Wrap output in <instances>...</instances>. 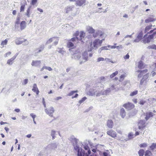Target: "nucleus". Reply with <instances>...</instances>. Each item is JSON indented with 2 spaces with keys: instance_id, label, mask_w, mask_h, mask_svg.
<instances>
[{
  "instance_id": "obj_48",
  "label": "nucleus",
  "mask_w": 156,
  "mask_h": 156,
  "mask_svg": "<svg viewBox=\"0 0 156 156\" xmlns=\"http://www.w3.org/2000/svg\"><path fill=\"white\" fill-rule=\"evenodd\" d=\"M30 8H28L27 10L26 15L28 17H30Z\"/></svg>"
},
{
  "instance_id": "obj_36",
  "label": "nucleus",
  "mask_w": 156,
  "mask_h": 156,
  "mask_svg": "<svg viewBox=\"0 0 156 156\" xmlns=\"http://www.w3.org/2000/svg\"><path fill=\"white\" fill-rule=\"evenodd\" d=\"M8 43V40L6 39L5 40L2 41L1 45L3 47H4V45H6Z\"/></svg>"
},
{
  "instance_id": "obj_63",
  "label": "nucleus",
  "mask_w": 156,
  "mask_h": 156,
  "mask_svg": "<svg viewBox=\"0 0 156 156\" xmlns=\"http://www.w3.org/2000/svg\"><path fill=\"white\" fill-rule=\"evenodd\" d=\"M108 47L107 46H104L101 47V48L103 50H109V49L108 48Z\"/></svg>"
},
{
  "instance_id": "obj_23",
  "label": "nucleus",
  "mask_w": 156,
  "mask_h": 156,
  "mask_svg": "<svg viewBox=\"0 0 156 156\" xmlns=\"http://www.w3.org/2000/svg\"><path fill=\"white\" fill-rule=\"evenodd\" d=\"M73 42L74 44H73L70 41H68L67 43V47L69 48H71L69 49V50L70 51V52L73 51L72 49L73 48L74 44H75L74 42Z\"/></svg>"
},
{
  "instance_id": "obj_16",
  "label": "nucleus",
  "mask_w": 156,
  "mask_h": 156,
  "mask_svg": "<svg viewBox=\"0 0 156 156\" xmlns=\"http://www.w3.org/2000/svg\"><path fill=\"white\" fill-rule=\"evenodd\" d=\"M145 122L144 120H140L138 123V128L140 129H141L145 126Z\"/></svg>"
},
{
  "instance_id": "obj_7",
  "label": "nucleus",
  "mask_w": 156,
  "mask_h": 156,
  "mask_svg": "<svg viewBox=\"0 0 156 156\" xmlns=\"http://www.w3.org/2000/svg\"><path fill=\"white\" fill-rule=\"evenodd\" d=\"M81 56V53L78 50L75 51L72 56V58L75 59H79Z\"/></svg>"
},
{
  "instance_id": "obj_22",
  "label": "nucleus",
  "mask_w": 156,
  "mask_h": 156,
  "mask_svg": "<svg viewBox=\"0 0 156 156\" xmlns=\"http://www.w3.org/2000/svg\"><path fill=\"white\" fill-rule=\"evenodd\" d=\"M17 55H15L11 58L8 59L7 61V63L9 65H11L13 63L14 60L16 58Z\"/></svg>"
},
{
  "instance_id": "obj_9",
  "label": "nucleus",
  "mask_w": 156,
  "mask_h": 156,
  "mask_svg": "<svg viewBox=\"0 0 156 156\" xmlns=\"http://www.w3.org/2000/svg\"><path fill=\"white\" fill-rule=\"evenodd\" d=\"M143 36L142 31H140L137 34V36L136 38L133 41V42H138L142 39Z\"/></svg>"
},
{
  "instance_id": "obj_53",
  "label": "nucleus",
  "mask_w": 156,
  "mask_h": 156,
  "mask_svg": "<svg viewBox=\"0 0 156 156\" xmlns=\"http://www.w3.org/2000/svg\"><path fill=\"white\" fill-rule=\"evenodd\" d=\"M105 60V58L102 57H99L97 59V62H99L100 61H103Z\"/></svg>"
},
{
  "instance_id": "obj_2",
  "label": "nucleus",
  "mask_w": 156,
  "mask_h": 156,
  "mask_svg": "<svg viewBox=\"0 0 156 156\" xmlns=\"http://www.w3.org/2000/svg\"><path fill=\"white\" fill-rule=\"evenodd\" d=\"M156 34V28L151 30L148 32L146 35L144 36L143 41L144 43H148L153 39L154 36Z\"/></svg>"
},
{
  "instance_id": "obj_56",
  "label": "nucleus",
  "mask_w": 156,
  "mask_h": 156,
  "mask_svg": "<svg viewBox=\"0 0 156 156\" xmlns=\"http://www.w3.org/2000/svg\"><path fill=\"white\" fill-rule=\"evenodd\" d=\"M30 116L32 117L33 119V121L34 123H35V118L36 117V115H34L33 113H31L30 115Z\"/></svg>"
},
{
  "instance_id": "obj_4",
  "label": "nucleus",
  "mask_w": 156,
  "mask_h": 156,
  "mask_svg": "<svg viewBox=\"0 0 156 156\" xmlns=\"http://www.w3.org/2000/svg\"><path fill=\"white\" fill-rule=\"evenodd\" d=\"M79 34V32L76 31L74 34L76 36V37H74L71 39V40L73 42H75V44H77L79 42V41H81V42H83L82 40L84 38L85 35V33L81 31L80 32L79 37H78V34Z\"/></svg>"
},
{
  "instance_id": "obj_11",
  "label": "nucleus",
  "mask_w": 156,
  "mask_h": 156,
  "mask_svg": "<svg viewBox=\"0 0 156 156\" xmlns=\"http://www.w3.org/2000/svg\"><path fill=\"white\" fill-rule=\"evenodd\" d=\"M108 135L113 138L117 136L116 132L112 129H110L107 132Z\"/></svg>"
},
{
  "instance_id": "obj_60",
  "label": "nucleus",
  "mask_w": 156,
  "mask_h": 156,
  "mask_svg": "<svg viewBox=\"0 0 156 156\" xmlns=\"http://www.w3.org/2000/svg\"><path fill=\"white\" fill-rule=\"evenodd\" d=\"M108 48H110L111 49H115L116 48V46L115 45H108Z\"/></svg>"
},
{
  "instance_id": "obj_57",
  "label": "nucleus",
  "mask_w": 156,
  "mask_h": 156,
  "mask_svg": "<svg viewBox=\"0 0 156 156\" xmlns=\"http://www.w3.org/2000/svg\"><path fill=\"white\" fill-rule=\"evenodd\" d=\"M98 33L99 34V37H101L104 34V33L100 30H98Z\"/></svg>"
},
{
  "instance_id": "obj_20",
  "label": "nucleus",
  "mask_w": 156,
  "mask_h": 156,
  "mask_svg": "<svg viewBox=\"0 0 156 156\" xmlns=\"http://www.w3.org/2000/svg\"><path fill=\"white\" fill-rule=\"evenodd\" d=\"M57 135V131L54 130H52L51 131V135L52 136V140H54L56 137V136Z\"/></svg>"
},
{
  "instance_id": "obj_33",
  "label": "nucleus",
  "mask_w": 156,
  "mask_h": 156,
  "mask_svg": "<svg viewBox=\"0 0 156 156\" xmlns=\"http://www.w3.org/2000/svg\"><path fill=\"white\" fill-rule=\"evenodd\" d=\"M126 73H125L122 74L119 77V81L120 82L122 81L126 77Z\"/></svg>"
},
{
  "instance_id": "obj_55",
  "label": "nucleus",
  "mask_w": 156,
  "mask_h": 156,
  "mask_svg": "<svg viewBox=\"0 0 156 156\" xmlns=\"http://www.w3.org/2000/svg\"><path fill=\"white\" fill-rule=\"evenodd\" d=\"M148 48L149 49L151 48L156 49V46L154 44L149 46L148 47Z\"/></svg>"
},
{
  "instance_id": "obj_42",
  "label": "nucleus",
  "mask_w": 156,
  "mask_h": 156,
  "mask_svg": "<svg viewBox=\"0 0 156 156\" xmlns=\"http://www.w3.org/2000/svg\"><path fill=\"white\" fill-rule=\"evenodd\" d=\"M101 146H102L101 145H98L96 146V147L95 148L92 149V151L94 153L96 152L97 151H99V150L98 149V148Z\"/></svg>"
},
{
  "instance_id": "obj_50",
  "label": "nucleus",
  "mask_w": 156,
  "mask_h": 156,
  "mask_svg": "<svg viewBox=\"0 0 156 156\" xmlns=\"http://www.w3.org/2000/svg\"><path fill=\"white\" fill-rule=\"evenodd\" d=\"M51 147L52 149H55L57 148V145L56 143H54L51 144Z\"/></svg>"
},
{
  "instance_id": "obj_54",
  "label": "nucleus",
  "mask_w": 156,
  "mask_h": 156,
  "mask_svg": "<svg viewBox=\"0 0 156 156\" xmlns=\"http://www.w3.org/2000/svg\"><path fill=\"white\" fill-rule=\"evenodd\" d=\"M57 51L59 53H60L62 54H63L64 53V51L62 49V48H58L57 49Z\"/></svg>"
},
{
  "instance_id": "obj_24",
  "label": "nucleus",
  "mask_w": 156,
  "mask_h": 156,
  "mask_svg": "<svg viewBox=\"0 0 156 156\" xmlns=\"http://www.w3.org/2000/svg\"><path fill=\"white\" fill-rule=\"evenodd\" d=\"M86 30L88 33L90 34H93L95 32V30L92 27L90 26H88L87 27Z\"/></svg>"
},
{
  "instance_id": "obj_15",
  "label": "nucleus",
  "mask_w": 156,
  "mask_h": 156,
  "mask_svg": "<svg viewBox=\"0 0 156 156\" xmlns=\"http://www.w3.org/2000/svg\"><path fill=\"white\" fill-rule=\"evenodd\" d=\"M149 76V73H147L143 76L142 79L140 81V84L141 85H142L143 84L144 81L148 78Z\"/></svg>"
},
{
  "instance_id": "obj_21",
  "label": "nucleus",
  "mask_w": 156,
  "mask_h": 156,
  "mask_svg": "<svg viewBox=\"0 0 156 156\" xmlns=\"http://www.w3.org/2000/svg\"><path fill=\"white\" fill-rule=\"evenodd\" d=\"M32 90L33 92L36 93L37 95L39 94V91L37 87V84L36 83L34 84Z\"/></svg>"
},
{
  "instance_id": "obj_38",
  "label": "nucleus",
  "mask_w": 156,
  "mask_h": 156,
  "mask_svg": "<svg viewBox=\"0 0 156 156\" xmlns=\"http://www.w3.org/2000/svg\"><path fill=\"white\" fill-rule=\"evenodd\" d=\"M103 156H110V152L108 150H106V151L103 152Z\"/></svg>"
},
{
  "instance_id": "obj_40",
  "label": "nucleus",
  "mask_w": 156,
  "mask_h": 156,
  "mask_svg": "<svg viewBox=\"0 0 156 156\" xmlns=\"http://www.w3.org/2000/svg\"><path fill=\"white\" fill-rule=\"evenodd\" d=\"M150 149L151 150H153L155 149L156 147V143H153L152 145L150 147Z\"/></svg>"
},
{
  "instance_id": "obj_62",
  "label": "nucleus",
  "mask_w": 156,
  "mask_h": 156,
  "mask_svg": "<svg viewBox=\"0 0 156 156\" xmlns=\"http://www.w3.org/2000/svg\"><path fill=\"white\" fill-rule=\"evenodd\" d=\"M116 48L118 50H119V49H122L123 48L122 45H120L119 46H116Z\"/></svg>"
},
{
  "instance_id": "obj_10",
  "label": "nucleus",
  "mask_w": 156,
  "mask_h": 156,
  "mask_svg": "<svg viewBox=\"0 0 156 156\" xmlns=\"http://www.w3.org/2000/svg\"><path fill=\"white\" fill-rule=\"evenodd\" d=\"M137 72L140 73L138 75V77L139 78H141L142 76L148 72L147 69H145L142 70H138L137 71Z\"/></svg>"
},
{
  "instance_id": "obj_37",
  "label": "nucleus",
  "mask_w": 156,
  "mask_h": 156,
  "mask_svg": "<svg viewBox=\"0 0 156 156\" xmlns=\"http://www.w3.org/2000/svg\"><path fill=\"white\" fill-rule=\"evenodd\" d=\"M78 92V90H73L70 92L69 93L67 94L68 96H71L73 95L75 93H77Z\"/></svg>"
},
{
  "instance_id": "obj_28",
  "label": "nucleus",
  "mask_w": 156,
  "mask_h": 156,
  "mask_svg": "<svg viewBox=\"0 0 156 156\" xmlns=\"http://www.w3.org/2000/svg\"><path fill=\"white\" fill-rule=\"evenodd\" d=\"M110 87L112 91L114 90L115 92L121 89L120 87H116L114 85H112Z\"/></svg>"
},
{
  "instance_id": "obj_51",
  "label": "nucleus",
  "mask_w": 156,
  "mask_h": 156,
  "mask_svg": "<svg viewBox=\"0 0 156 156\" xmlns=\"http://www.w3.org/2000/svg\"><path fill=\"white\" fill-rule=\"evenodd\" d=\"M138 93V91L136 90L135 91L132 92L130 94V96H133L136 95Z\"/></svg>"
},
{
  "instance_id": "obj_47",
  "label": "nucleus",
  "mask_w": 156,
  "mask_h": 156,
  "mask_svg": "<svg viewBox=\"0 0 156 156\" xmlns=\"http://www.w3.org/2000/svg\"><path fill=\"white\" fill-rule=\"evenodd\" d=\"M27 5V3L26 2L25 4L21 5L20 9V12H23L24 11L25 5Z\"/></svg>"
},
{
  "instance_id": "obj_58",
  "label": "nucleus",
  "mask_w": 156,
  "mask_h": 156,
  "mask_svg": "<svg viewBox=\"0 0 156 156\" xmlns=\"http://www.w3.org/2000/svg\"><path fill=\"white\" fill-rule=\"evenodd\" d=\"M145 102L146 101H145V100H141L140 101L139 104L141 105H143L145 103Z\"/></svg>"
},
{
  "instance_id": "obj_29",
  "label": "nucleus",
  "mask_w": 156,
  "mask_h": 156,
  "mask_svg": "<svg viewBox=\"0 0 156 156\" xmlns=\"http://www.w3.org/2000/svg\"><path fill=\"white\" fill-rule=\"evenodd\" d=\"M120 115L122 118H124L126 116V113L125 109L123 108L121 109L120 111Z\"/></svg>"
},
{
  "instance_id": "obj_17",
  "label": "nucleus",
  "mask_w": 156,
  "mask_h": 156,
  "mask_svg": "<svg viewBox=\"0 0 156 156\" xmlns=\"http://www.w3.org/2000/svg\"><path fill=\"white\" fill-rule=\"evenodd\" d=\"M41 62L40 60H33L31 63L33 66L38 67L40 66Z\"/></svg>"
},
{
  "instance_id": "obj_35",
  "label": "nucleus",
  "mask_w": 156,
  "mask_h": 156,
  "mask_svg": "<svg viewBox=\"0 0 156 156\" xmlns=\"http://www.w3.org/2000/svg\"><path fill=\"white\" fill-rule=\"evenodd\" d=\"M26 40V39H24L23 41H20L19 39H17L16 40L15 43L16 44L19 45L25 41Z\"/></svg>"
},
{
  "instance_id": "obj_12",
  "label": "nucleus",
  "mask_w": 156,
  "mask_h": 156,
  "mask_svg": "<svg viewBox=\"0 0 156 156\" xmlns=\"http://www.w3.org/2000/svg\"><path fill=\"white\" fill-rule=\"evenodd\" d=\"M83 148L84 149L87 151V152H85V156H89V155L91 153V151L90 150L88 144H86L83 145Z\"/></svg>"
},
{
  "instance_id": "obj_64",
  "label": "nucleus",
  "mask_w": 156,
  "mask_h": 156,
  "mask_svg": "<svg viewBox=\"0 0 156 156\" xmlns=\"http://www.w3.org/2000/svg\"><path fill=\"white\" fill-rule=\"evenodd\" d=\"M102 9V8H99L97 10L96 12H98V13H101V12H102V11H100L101 10V9Z\"/></svg>"
},
{
  "instance_id": "obj_8",
  "label": "nucleus",
  "mask_w": 156,
  "mask_h": 156,
  "mask_svg": "<svg viewBox=\"0 0 156 156\" xmlns=\"http://www.w3.org/2000/svg\"><path fill=\"white\" fill-rule=\"evenodd\" d=\"M123 107L128 110H130L133 108L135 106L131 103L128 102L124 104Z\"/></svg>"
},
{
  "instance_id": "obj_6",
  "label": "nucleus",
  "mask_w": 156,
  "mask_h": 156,
  "mask_svg": "<svg viewBox=\"0 0 156 156\" xmlns=\"http://www.w3.org/2000/svg\"><path fill=\"white\" fill-rule=\"evenodd\" d=\"M88 55H89V56L90 57H91L92 56V53H89V54H88L87 51H85L83 53L82 58L83 59V61L80 62V64H82L83 62H85L88 60Z\"/></svg>"
},
{
  "instance_id": "obj_1",
  "label": "nucleus",
  "mask_w": 156,
  "mask_h": 156,
  "mask_svg": "<svg viewBox=\"0 0 156 156\" xmlns=\"http://www.w3.org/2000/svg\"><path fill=\"white\" fill-rule=\"evenodd\" d=\"M93 87L95 88L90 89L88 94L90 96L99 97L102 95H107L112 91L111 87L106 90H103L104 86L100 83L95 84Z\"/></svg>"
},
{
  "instance_id": "obj_32",
  "label": "nucleus",
  "mask_w": 156,
  "mask_h": 156,
  "mask_svg": "<svg viewBox=\"0 0 156 156\" xmlns=\"http://www.w3.org/2000/svg\"><path fill=\"white\" fill-rule=\"evenodd\" d=\"M156 20L155 19H154L152 17H149L147 19L145 20V22L146 23H148L150 22H154Z\"/></svg>"
},
{
  "instance_id": "obj_30",
  "label": "nucleus",
  "mask_w": 156,
  "mask_h": 156,
  "mask_svg": "<svg viewBox=\"0 0 156 156\" xmlns=\"http://www.w3.org/2000/svg\"><path fill=\"white\" fill-rule=\"evenodd\" d=\"M26 22L25 21H22L20 24V29L23 30L25 29L26 27Z\"/></svg>"
},
{
  "instance_id": "obj_46",
  "label": "nucleus",
  "mask_w": 156,
  "mask_h": 156,
  "mask_svg": "<svg viewBox=\"0 0 156 156\" xmlns=\"http://www.w3.org/2000/svg\"><path fill=\"white\" fill-rule=\"evenodd\" d=\"M87 98L85 97H83V98L80 100L79 101V103L80 104L82 103L85 100L87 99Z\"/></svg>"
},
{
  "instance_id": "obj_39",
  "label": "nucleus",
  "mask_w": 156,
  "mask_h": 156,
  "mask_svg": "<svg viewBox=\"0 0 156 156\" xmlns=\"http://www.w3.org/2000/svg\"><path fill=\"white\" fill-rule=\"evenodd\" d=\"M144 151L143 149H140L138 152V153L140 156H143L144 155Z\"/></svg>"
},
{
  "instance_id": "obj_18",
  "label": "nucleus",
  "mask_w": 156,
  "mask_h": 156,
  "mask_svg": "<svg viewBox=\"0 0 156 156\" xmlns=\"http://www.w3.org/2000/svg\"><path fill=\"white\" fill-rule=\"evenodd\" d=\"M69 140L73 143V145L74 144H76L78 143V140L76 138L73 136H71Z\"/></svg>"
},
{
  "instance_id": "obj_13",
  "label": "nucleus",
  "mask_w": 156,
  "mask_h": 156,
  "mask_svg": "<svg viewBox=\"0 0 156 156\" xmlns=\"http://www.w3.org/2000/svg\"><path fill=\"white\" fill-rule=\"evenodd\" d=\"M58 39L57 37H54L49 39V43H52L53 45H56L58 42Z\"/></svg>"
},
{
  "instance_id": "obj_44",
  "label": "nucleus",
  "mask_w": 156,
  "mask_h": 156,
  "mask_svg": "<svg viewBox=\"0 0 156 156\" xmlns=\"http://www.w3.org/2000/svg\"><path fill=\"white\" fill-rule=\"evenodd\" d=\"M99 34L98 33V30H97L96 31V32H94L93 33V36L94 37L96 38L98 36H99Z\"/></svg>"
},
{
  "instance_id": "obj_61",
  "label": "nucleus",
  "mask_w": 156,
  "mask_h": 156,
  "mask_svg": "<svg viewBox=\"0 0 156 156\" xmlns=\"http://www.w3.org/2000/svg\"><path fill=\"white\" fill-rule=\"evenodd\" d=\"M42 50V49H37L36 50V53H38L41 52Z\"/></svg>"
},
{
  "instance_id": "obj_41",
  "label": "nucleus",
  "mask_w": 156,
  "mask_h": 156,
  "mask_svg": "<svg viewBox=\"0 0 156 156\" xmlns=\"http://www.w3.org/2000/svg\"><path fill=\"white\" fill-rule=\"evenodd\" d=\"M118 73V71H116L115 72L113 73L112 74L110 75V77L112 78L115 76L117 75Z\"/></svg>"
},
{
  "instance_id": "obj_59",
  "label": "nucleus",
  "mask_w": 156,
  "mask_h": 156,
  "mask_svg": "<svg viewBox=\"0 0 156 156\" xmlns=\"http://www.w3.org/2000/svg\"><path fill=\"white\" fill-rule=\"evenodd\" d=\"M37 2V0H32L31 2V4L32 5H34Z\"/></svg>"
},
{
  "instance_id": "obj_26",
  "label": "nucleus",
  "mask_w": 156,
  "mask_h": 156,
  "mask_svg": "<svg viewBox=\"0 0 156 156\" xmlns=\"http://www.w3.org/2000/svg\"><path fill=\"white\" fill-rule=\"evenodd\" d=\"M73 6H68L67 7H66L65 8V12L66 13H68L69 12L71 11L73 8Z\"/></svg>"
},
{
  "instance_id": "obj_31",
  "label": "nucleus",
  "mask_w": 156,
  "mask_h": 156,
  "mask_svg": "<svg viewBox=\"0 0 156 156\" xmlns=\"http://www.w3.org/2000/svg\"><path fill=\"white\" fill-rule=\"evenodd\" d=\"M153 113L152 112H147L146 114L145 119L146 120H147L150 117L153 116Z\"/></svg>"
},
{
  "instance_id": "obj_14",
  "label": "nucleus",
  "mask_w": 156,
  "mask_h": 156,
  "mask_svg": "<svg viewBox=\"0 0 156 156\" xmlns=\"http://www.w3.org/2000/svg\"><path fill=\"white\" fill-rule=\"evenodd\" d=\"M55 110L52 107H51L49 108V116L52 117V120H54L55 119V117L53 116V113L55 112Z\"/></svg>"
},
{
  "instance_id": "obj_43",
  "label": "nucleus",
  "mask_w": 156,
  "mask_h": 156,
  "mask_svg": "<svg viewBox=\"0 0 156 156\" xmlns=\"http://www.w3.org/2000/svg\"><path fill=\"white\" fill-rule=\"evenodd\" d=\"M148 145L147 143H144L139 145V146L141 148H144L147 146Z\"/></svg>"
},
{
  "instance_id": "obj_5",
  "label": "nucleus",
  "mask_w": 156,
  "mask_h": 156,
  "mask_svg": "<svg viewBox=\"0 0 156 156\" xmlns=\"http://www.w3.org/2000/svg\"><path fill=\"white\" fill-rule=\"evenodd\" d=\"M75 151L77 152V156H84V153L82 152V149L79 147L77 144H73Z\"/></svg>"
},
{
  "instance_id": "obj_45",
  "label": "nucleus",
  "mask_w": 156,
  "mask_h": 156,
  "mask_svg": "<svg viewBox=\"0 0 156 156\" xmlns=\"http://www.w3.org/2000/svg\"><path fill=\"white\" fill-rule=\"evenodd\" d=\"M145 155V156H152L151 153L148 150L146 151Z\"/></svg>"
},
{
  "instance_id": "obj_52",
  "label": "nucleus",
  "mask_w": 156,
  "mask_h": 156,
  "mask_svg": "<svg viewBox=\"0 0 156 156\" xmlns=\"http://www.w3.org/2000/svg\"><path fill=\"white\" fill-rule=\"evenodd\" d=\"M105 60L106 61V62H111L112 63H115V62H113L112 60H111V59H110L109 58H105Z\"/></svg>"
},
{
  "instance_id": "obj_27",
  "label": "nucleus",
  "mask_w": 156,
  "mask_h": 156,
  "mask_svg": "<svg viewBox=\"0 0 156 156\" xmlns=\"http://www.w3.org/2000/svg\"><path fill=\"white\" fill-rule=\"evenodd\" d=\"M85 2V1L83 0H78L76 1V5L79 6H81Z\"/></svg>"
},
{
  "instance_id": "obj_49",
  "label": "nucleus",
  "mask_w": 156,
  "mask_h": 156,
  "mask_svg": "<svg viewBox=\"0 0 156 156\" xmlns=\"http://www.w3.org/2000/svg\"><path fill=\"white\" fill-rule=\"evenodd\" d=\"M108 77L106 76L105 77L102 76L100 78V79L102 82H105L106 80H107V79Z\"/></svg>"
},
{
  "instance_id": "obj_34",
  "label": "nucleus",
  "mask_w": 156,
  "mask_h": 156,
  "mask_svg": "<svg viewBox=\"0 0 156 156\" xmlns=\"http://www.w3.org/2000/svg\"><path fill=\"white\" fill-rule=\"evenodd\" d=\"M152 27V25H150L146 26L144 30L145 33H147L148 31H149L151 29Z\"/></svg>"
},
{
  "instance_id": "obj_3",
  "label": "nucleus",
  "mask_w": 156,
  "mask_h": 156,
  "mask_svg": "<svg viewBox=\"0 0 156 156\" xmlns=\"http://www.w3.org/2000/svg\"><path fill=\"white\" fill-rule=\"evenodd\" d=\"M104 39L100 40L98 39H96L91 42L90 44V48L88 49V51H92L93 49H95L98 48L99 47L101 46Z\"/></svg>"
},
{
  "instance_id": "obj_19",
  "label": "nucleus",
  "mask_w": 156,
  "mask_h": 156,
  "mask_svg": "<svg viewBox=\"0 0 156 156\" xmlns=\"http://www.w3.org/2000/svg\"><path fill=\"white\" fill-rule=\"evenodd\" d=\"M106 126L110 129L112 128L114 126L113 121L111 119L108 120L107 122Z\"/></svg>"
},
{
  "instance_id": "obj_25",
  "label": "nucleus",
  "mask_w": 156,
  "mask_h": 156,
  "mask_svg": "<svg viewBox=\"0 0 156 156\" xmlns=\"http://www.w3.org/2000/svg\"><path fill=\"white\" fill-rule=\"evenodd\" d=\"M146 65L141 61H140L138 63V67L140 69H143L144 68Z\"/></svg>"
}]
</instances>
